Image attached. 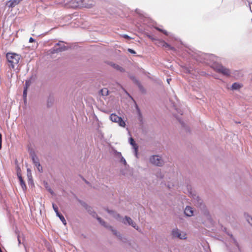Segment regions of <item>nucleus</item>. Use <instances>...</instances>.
Masks as SVG:
<instances>
[{
  "label": "nucleus",
  "mask_w": 252,
  "mask_h": 252,
  "mask_svg": "<svg viewBox=\"0 0 252 252\" xmlns=\"http://www.w3.org/2000/svg\"><path fill=\"white\" fill-rule=\"evenodd\" d=\"M187 52L196 61L206 63L212 67L213 64L217 63V57L212 54L202 53L198 51L191 49H189Z\"/></svg>",
  "instance_id": "nucleus-1"
},
{
  "label": "nucleus",
  "mask_w": 252,
  "mask_h": 252,
  "mask_svg": "<svg viewBox=\"0 0 252 252\" xmlns=\"http://www.w3.org/2000/svg\"><path fill=\"white\" fill-rule=\"evenodd\" d=\"M190 195L192 198V201L193 203L197 207L202 209L204 215L208 220H210L211 216L208 211L206 209L204 204L203 203L202 200L196 194L190 192Z\"/></svg>",
  "instance_id": "nucleus-2"
},
{
  "label": "nucleus",
  "mask_w": 252,
  "mask_h": 252,
  "mask_svg": "<svg viewBox=\"0 0 252 252\" xmlns=\"http://www.w3.org/2000/svg\"><path fill=\"white\" fill-rule=\"evenodd\" d=\"M20 58V55L16 53H8L6 54V59L8 63V66L13 69L18 64Z\"/></svg>",
  "instance_id": "nucleus-3"
},
{
  "label": "nucleus",
  "mask_w": 252,
  "mask_h": 252,
  "mask_svg": "<svg viewBox=\"0 0 252 252\" xmlns=\"http://www.w3.org/2000/svg\"><path fill=\"white\" fill-rule=\"evenodd\" d=\"M114 217L117 219H118L120 221H121L122 222H123L125 224H128L129 225H131L133 228H134L135 229H136L137 230L139 231V227H138V226L132 220V219L130 218H129L128 217H127V216H126L125 217V218L123 219L122 217H121V216H120L119 214H116V215H114Z\"/></svg>",
  "instance_id": "nucleus-4"
},
{
  "label": "nucleus",
  "mask_w": 252,
  "mask_h": 252,
  "mask_svg": "<svg viewBox=\"0 0 252 252\" xmlns=\"http://www.w3.org/2000/svg\"><path fill=\"white\" fill-rule=\"evenodd\" d=\"M212 68L217 72L221 73L223 75L228 76L231 74L230 70L219 63H215L213 64Z\"/></svg>",
  "instance_id": "nucleus-5"
},
{
  "label": "nucleus",
  "mask_w": 252,
  "mask_h": 252,
  "mask_svg": "<svg viewBox=\"0 0 252 252\" xmlns=\"http://www.w3.org/2000/svg\"><path fill=\"white\" fill-rule=\"evenodd\" d=\"M110 119L112 122L118 123L122 127H125L126 126V123L123 119L115 114H112L110 116Z\"/></svg>",
  "instance_id": "nucleus-6"
},
{
  "label": "nucleus",
  "mask_w": 252,
  "mask_h": 252,
  "mask_svg": "<svg viewBox=\"0 0 252 252\" xmlns=\"http://www.w3.org/2000/svg\"><path fill=\"white\" fill-rule=\"evenodd\" d=\"M172 235L174 238H178L180 239H186L187 238L186 233L181 231L177 228L173 229Z\"/></svg>",
  "instance_id": "nucleus-7"
},
{
  "label": "nucleus",
  "mask_w": 252,
  "mask_h": 252,
  "mask_svg": "<svg viewBox=\"0 0 252 252\" xmlns=\"http://www.w3.org/2000/svg\"><path fill=\"white\" fill-rule=\"evenodd\" d=\"M150 161L153 164L160 166L163 164V160L161 158L157 155L152 156L150 158Z\"/></svg>",
  "instance_id": "nucleus-8"
},
{
  "label": "nucleus",
  "mask_w": 252,
  "mask_h": 252,
  "mask_svg": "<svg viewBox=\"0 0 252 252\" xmlns=\"http://www.w3.org/2000/svg\"><path fill=\"white\" fill-rule=\"evenodd\" d=\"M63 43V41H60L52 48V53H58L62 52L66 50V47L64 45H61V43Z\"/></svg>",
  "instance_id": "nucleus-9"
},
{
  "label": "nucleus",
  "mask_w": 252,
  "mask_h": 252,
  "mask_svg": "<svg viewBox=\"0 0 252 252\" xmlns=\"http://www.w3.org/2000/svg\"><path fill=\"white\" fill-rule=\"evenodd\" d=\"M22 0H9L7 1L6 5L9 8H13L16 5H18Z\"/></svg>",
  "instance_id": "nucleus-10"
},
{
  "label": "nucleus",
  "mask_w": 252,
  "mask_h": 252,
  "mask_svg": "<svg viewBox=\"0 0 252 252\" xmlns=\"http://www.w3.org/2000/svg\"><path fill=\"white\" fill-rule=\"evenodd\" d=\"M30 155L34 165H35L36 164H38L39 163V159L36 156L34 152L32 150H31L30 152Z\"/></svg>",
  "instance_id": "nucleus-11"
},
{
  "label": "nucleus",
  "mask_w": 252,
  "mask_h": 252,
  "mask_svg": "<svg viewBox=\"0 0 252 252\" xmlns=\"http://www.w3.org/2000/svg\"><path fill=\"white\" fill-rule=\"evenodd\" d=\"M223 231H225L227 234V235L230 236V237L232 239V242L236 246V247H237L238 251H240V248L239 244L237 240L233 237L232 234L227 232L226 228H224Z\"/></svg>",
  "instance_id": "nucleus-12"
},
{
  "label": "nucleus",
  "mask_w": 252,
  "mask_h": 252,
  "mask_svg": "<svg viewBox=\"0 0 252 252\" xmlns=\"http://www.w3.org/2000/svg\"><path fill=\"white\" fill-rule=\"evenodd\" d=\"M184 213L187 216H192L193 215V211L192 208L189 206H186L184 210Z\"/></svg>",
  "instance_id": "nucleus-13"
},
{
  "label": "nucleus",
  "mask_w": 252,
  "mask_h": 252,
  "mask_svg": "<svg viewBox=\"0 0 252 252\" xmlns=\"http://www.w3.org/2000/svg\"><path fill=\"white\" fill-rule=\"evenodd\" d=\"M129 141L130 144L132 146L133 148L134 149V154L135 156L137 157L138 147L137 145V144L135 143L134 139L132 137H130L129 138Z\"/></svg>",
  "instance_id": "nucleus-14"
},
{
  "label": "nucleus",
  "mask_w": 252,
  "mask_h": 252,
  "mask_svg": "<svg viewBox=\"0 0 252 252\" xmlns=\"http://www.w3.org/2000/svg\"><path fill=\"white\" fill-rule=\"evenodd\" d=\"M242 87V85L241 84L239 83H234L232 86H231V90H239L241 87Z\"/></svg>",
  "instance_id": "nucleus-15"
},
{
  "label": "nucleus",
  "mask_w": 252,
  "mask_h": 252,
  "mask_svg": "<svg viewBox=\"0 0 252 252\" xmlns=\"http://www.w3.org/2000/svg\"><path fill=\"white\" fill-rule=\"evenodd\" d=\"M160 45L162 46L163 47L167 48L169 50H174L175 49L174 47H172L169 44L165 42L164 41H161L160 42Z\"/></svg>",
  "instance_id": "nucleus-16"
},
{
  "label": "nucleus",
  "mask_w": 252,
  "mask_h": 252,
  "mask_svg": "<svg viewBox=\"0 0 252 252\" xmlns=\"http://www.w3.org/2000/svg\"><path fill=\"white\" fill-rule=\"evenodd\" d=\"M183 69L186 73L189 74H191V72L193 71V68L191 67V66H183Z\"/></svg>",
  "instance_id": "nucleus-17"
},
{
  "label": "nucleus",
  "mask_w": 252,
  "mask_h": 252,
  "mask_svg": "<svg viewBox=\"0 0 252 252\" xmlns=\"http://www.w3.org/2000/svg\"><path fill=\"white\" fill-rule=\"evenodd\" d=\"M112 65L113 66V67L114 68H115L116 69H117L118 70H119L120 72H124L125 70L122 67L120 66L118 64L113 63V64H112Z\"/></svg>",
  "instance_id": "nucleus-18"
},
{
  "label": "nucleus",
  "mask_w": 252,
  "mask_h": 252,
  "mask_svg": "<svg viewBox=\"0 0 252 252\" xmlns=\"http://www.w3.org/2000/svg\"><path fill=\"white\" fill-rule=\"evenodd\" d=\"M109 91L107 88H103L100 91V93L103 96H107L108 94Z\"/></svg>",
  "instance_id": "nucleus-19"
},
{
  "label": "nucleus",
  "mask_w": 252,
  "mask_h": 252,
  "mask_svg": "<svg viewBox=\"0 0 252 252\" xmlns=\"http://www.w3.org/2000/svg\"><path fill=\"white\" fill-rule=\"evenodd\" d=\"M18 178L20 181V185L22 189H24L26 188V184H25L24 181L21 176H18Z\"/></svg>",
  "instance_id": "nucleus-20"
},
{
  "label": "nucleus",
  "mask_w": 252,
  "mask_h": 252,
  "mask_svg": "<svg viewBox=\"0 0 252 252\" xmlns=\"http://www.w3.org/2000/svg\"><path fill=\"white\" fill-rule=\"evenodd\" d=\"M62 221V222L65 225L66 222V220L64 218V217L60 213H59V215H56Z\"/></svg>",
  "instance_id": "nucleus-21"
},
{
  "label": "nucleus",
  "mask_w": 252,
  "mask_h": 252,
  "mask_svg": "<svg viewBox=\"0 0 252 252\" xmlns=\"http://www.w3.org/2000/svg\"><path fill=\"white\" fill-rule=\"evenodd\" d=\"M158 31H159V32H162L164 34H165V35H167V36H169L170 37L171 36V35H170L169 33H168L167 32V31H165V30H162L161 29L159 28V27H156L155 28Z\"/></svg>",
  "instance_id": "nucleus-22"
},
{
  "label": "nucleus",
  "mask_w": 252,
  "mask_h": 252,
  "mask_svg": "<svg viewBox=\"0 0 252 252\" xmlns=\"http://www.w3.org/2000/svg\"><path fill=\"white\" fill-rule=\"evenodd\" d=\"M112 231L114 235H115L116 236L119 237L120 239H122V235H121V234L119 232H117V230H114V229H112Z\"/></svg>",
  "instance_id": "nucleus-23"
},
{
  "label": "nucleus",
  "mask_w": 252,
  "mask_h": 252,
  "mask_svg": "<svg viewBox=\"0 0 252 252\" xmlns=\"http://www.w3.org/2000/svg\"><path fill=\"white\" fill-rule=\"evenodd\" d=\"M97 220H98L99 223L105 227H107V225L106 224V223L104 221H103L100 218L97 217Z\"/></svg>",
  "instance_id": "nucleus-24"
},
{
  "label": "nucleus",
  "mask_w": 252,
  "mask_h": 252,
  "mask_svg": "<svg viewBox=\"0 0 252 252\" xmlns=\"http://www.w3.org/2000/svg\"><path fill=\"white\" fill-rule=\"evenodd\" d=\"M114 154H115V157L117 158H119V159H120L123 157L120 152H117L116 150L114 151Z\"/></svg>",
  "instance_id": "nucleus-25"
},
{
  "label": "nucleus",
  "mask_w": 252,
  "mask_h": 252,
  "mask_svg": "<svg viewBox=\"0 0 252 252\" xmlns=\"http://www.w3.org/2000/svg\"><path fill=\"white\" fill-rule=\"evenodd\" d=\"M53 208L54 210V211L56 212V215H59V211H58V207L54 203L52 204Z\"/></svg>",
  "instance_id": "nucleus-26"
},
{
  "label": "nucleus",
  "mask_w": 252,
  "mask_h": 252,
  "mask_svg": "<svg viewBox=\"0 0 252 252\" xmlns=\"http://www.w3.org/2000/svg\"><path fill=\"white\" fill-rule=\"evenodd\" d=\"M247 220L252 226V217L251 216H248L246 218Z\"/></svg>",
  "instance_id": "nucleus-27"
},
{
  "label": "nucleus",
  "mask_w": 252,
  "mask_h": 252,
  "mask_svg": "<svg viewBox=\"0 0 252 252\" xmlns=\"http://www.w3.org/2000/svg\"><path fill=\"white\" fill-rule=\"evenodd\" d=\"M120 161L121 162L123 163L124 165H125V166L126 165V159H125V158L123 157H122L120 159Z\"/></svg>",
  "instance_id": "nucleus-28"
},
{
  "label": "nucleus",
  "mask_w": 252,
  "mask_h": 252,
  "mask_svg": "<svg viewBox=\"0 0 252 252\" xmlns=\"http://www.w3.org/2000/svg\"><path fill=\"white\" fill-rule=\"evenodd\" d=\"M35 166H36L37 168V170L40 172H42V166L40 165V163H38V164H36L35 165Z\"/></svg>",
  "instance_id": "nucleus-29"
},
{
  "label": "nucleus",
  "mask_w": 252,
  "mask_h": 252,
  "mask_svg": "<svg viewBox=\"0 0 252 252\" xmlns=\"http://www.w3.org/2000/svg\"><path fill=\"white\" fill-rule=\"evenodd\" d=\"M27 88H24V90L23 91V97L25 99H26L27 97Z\"/></svg>",
  "instance_id": "nucleus-30"
},
{
  "label": "nucleus",
  "mask_w": 252,
  "mask_h": 252,
  "mask_svg": "<svg viewBox=\"0 0 252 252\" xmlns=\"http://www.w3.org/2000/svg\"><path fill=\"white\" fill-rule=\"evenodd\" d=\"M1 143H2V135L0 133V150L1 148Z\"/></svg>",
  "instance_id": "nucleus-31"
},
{
  "label": "nucleus",
  "mask_w": 252,
  "mask_h": 252,
  "mask_svg": "<svg viewBox=\"0 0 252 252\" xmlns=\"http://www.w3.org/2000/svg\"><path fill=\"white\" fill-rule=\"evenodd\" d=\"M128 51L131 54H135L136 53V52L133 50H132L131 49H128Z\"/></svg>",
  "instance_id": "nucleus-32"
},
{
  "label": "nucleus",
  "mask_w": 252,
  "mask_h": 252,
  "mask_svg": "<svg viewBox=\"0 0 252 252\" xmlns=\"http://www.w3.org/2000/svg\"><path fill=\"white\" fill-rule=\"evenodd\" d=\"M35 41V40L32 38V37H30V39H29V42H33Z\"/></svg>",
  "instance_id": "nucleus-33"
},
{
  "label": "nucleus",
  "mask_w": 252,
  "mask_h": 252,
  "mask_svg": "<svg viewBox=\"0 0 252 252\" xmlns=\"http://www.w3.org/2000/svg\"><path fill=\"white\" fill-rule=\"evenodd\" d=\"M124 37L125 38H126V39H129L130 38V37L127 35H126V34H125L124 35Z\"/></svg>",
  "instance_id": "nucleus-34"
},
{
  "label": "nucleus",
  "mask_w": 252,
  "mask_h": 252,
  "mask_svg": "<svg viewBox=\"0 0 252 252\" xmlns=\"http://www.w3.org/2000/svg\"><path fill=\"white\" fill-rule=\"evenodd\" d=\"M171 80V78H168L167 79V82H168V84H169V82Z\"/></svg>",
  "instance_id": "nucleus-35"
},
{
  "label": "nucleus",
  "mask_w": 252,
  "mask_h": 252,
  "mask_svg": "<svg viewBox=\"0 0 252 252\" xmlns=\"http://www.w3.org/2000/svg\"><path fill=\"white\" fill-rule=\"evenodd\" d=\"M252 2H250L249 1V6L250 7V10H251V4H252Z\"/></svg>",
  "instance_id": "nucleus-36"
},
{
  "label": "nucleus",
  "mask_w": 252,
  "mask_h": 252,
  "mask_svg": "<svg viewBox=\"0 0 252 252\" xmlns=\"http://www.w3.org/2000/svg\"><path fill=\"white\" fill-rule=\"evenodd\" d=\"M18 240L19 244H20L21 243V241H20V238H19V236L18 237Z\"/></svg>",
  "instance_id": "nucleus-37"
},
{
  "label": "nucleus",
  "mask_w": 252,
  "mask_h": 252,
  "mask_svg": "<svg viewBox=\"0 0 252 252\" xmlns=\"http://www.w3.org/2000/svg\"><path fill=\"white\" fill-rule=\"evenodd\" d=\"M49 191L50 192V193H51V194H53V191L51 189H50V190H49Z\"/></svg>",
  "instance_id": "nucleus-38"
},
{
  "label": "nucleus",
  "mask_w": 252,
  "mask_h": 252,
  "mask_svg": "<svg viewBox=\"0 0 252 252\" xmlns=\"http://www.w3.org/2000/svg\"><path fill=\"white\" fill-rule=\"evenodd\" d=\"M109 213H114V212H113V211H109Z\"/></svg>",
  "instance_id": "nucleus-39"
},
{
  "label": "nucleus",
  "mask_w": 252,
  "mask_h": 252,
  "mask_svg": "<svg viewBox=\"0 0 252 252\" xmlns=\"http://www.w3.org/2000/svg\"><path fill=\"white\" fill-rule=\"evenodd\" d=\"M27 171H28V172H29L31 171V170H30L29 169H27Z\"/></svg>",
  "instance_id": "nucleus-40"
},
{
  "label": "nucleus",
  "mask_w": 252,
  "mask_h": 252,
  "mask_svg": "<svg viewBox=\"0 0 252 252\" xmlns=\"http://www.w3.org/2000/svg\"><path fill=\"white\" fill-rule=\"evenodd\" d=\"M85 182H86L87 184H89V183H88L87 181H85Z\"/></svg>",
  "instance_id": "nucleus-41"
}]
</instances>
